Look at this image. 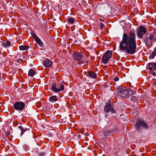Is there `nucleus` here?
Wrapping results in <instances>:
<instances>
[{
    "instance_id": "1",
    "label": "nucleus",
    "mask_w": 156,
    "mask_h": 156,
    "mask_svg": "<svg viewBox=\"0 0 156 156\" xmlns=\"http://www.w3.org/2000/svg\"><path fill=\"white\" fill-rule=\"evenodd\" d=\"M136 33L133 31H130L128 34L123 33L119 44L120 50L128 54L135 53L136 48Z\"/></svg>"
},
{
    "instance_id": "2",
    "label": "nucleus",
    "mask_w": 156,
    "mask_h": 156,
    "mask_svg": "<svg viewBox=\"0 0 156 156\" xmlns=\"http://www.w3.org/2000/svg\"><path fill=\"white\" fill-rule=\"evenodd\" d=\"M83 56V54L79 52L73 53L72 55L73 59L76 61H79L77 63L79 65L83 64L85 63V61L82 60Z\"/></svg>"
},
{
    "instance_id": "3",
    "label": "nucleus",
    "mask_w": 156,
    "mask_h": 156,
    "mask_svg": "<svg viewBox=\"0 0 156 156\" xmlns=\"http://www.w3.org/2000/svg\"><path fill=\"white\" fill-rule=\"evenodd\" d=\"M141 126L144 128H148V126L144 120L141 119H138L135 124V128L137 130H139L140 129Z\"/></svg>"
},
{
    "instance_id": "4",
    "label": "nucleus",
    "mask_w": 156,
    "mask_h": 156,
    "mask_svg": "<svg viewBox=\"0 0 156 156\" xmlns=\"http://www.w3.org/2000/svg\"><path fill=\"white\" fill-rule=\"evenodd\" d=\"M147 31V29L145 27L142 25L140 26L136 30V34L138 37L140 39L142 38L143 36Z\"/></svg>"
},
{
    "instance_id": "5",
    "label": "nucleus",
    "mask_w": 156,
    "mask_h": 156,
    "mask_svg": "<svg viewBox=\"0 0 156 156\" xmlns=\"http://www.w3.org/2000/svg\"><path fill=\"white\" fill-rule=\"evenodd\" d=\"M154 39V34H150L149 36H146L143 39V41L145 43L146 45L149 47L152 45V42Z\"/></svg>"
},
{
    "instance_id": "6",
    "label": "nucleus",
    "mask_w": 156,
    "mask_h": 156,
    "mask_svg": "<svg viewBox=\"0 0 156 156\" xmlns=\"http://www.w3.org/2000/svg\"><path fill=\"white\" fill-rule=\"evenodd\" d=\"M112 56V51L109 50L107 51L104 54L101 60V62L105 64L109 60Z\"/></svg>"
},
{
    "instance_id": "7",
    "label": "nucleus",
    "mask_w": 156,
    "mask_h": 156,
    "mask_svg": "<svg viewBox=\"0 0 156 156\" xmlns=\"http://www.w3.org/2000/svg\"><path fill=\"white\" fill-rule=\"evenodd\" d=\"M104 110L107 113H108L110 111L112 114L116 113V111L113 108V106L109 102L106 103L104 107Z\"/></svg>"
},
{
    "instance_id": "8",
    "label": "nucleus",
    "mask_w": 156,
    "mask_h": 156,
    "mask_svg": "<svg viewBox=\"0 0 156 156\" xmlns=\"http://www.w3.org/2000/svg\"><path fill=\"white\" fill-rule=\"evenodd\" d=\"M25 106V103L21 101L16 102L13 105L15 109L20 111L23 110L24 109Z\"/></svg>"
},
{
    "instance_id": "9",
    "label": "nucleus",
    "mask_w": 156,
    "mask_h": 156,
    "mask_svg": "<svg viewBox=\"0 0 156 156\" xmlns=\"http://www.w3.org/2000/svg\"><path fill=\"white\" fill-rule=\"evenodd\" d=\"M148 66V69L152 74L156 76V62L150 63Z\"/></svg>"
},
{
    "instance_id": "10",
    "label": "nucleus",
    "mask_w": 156,
    "mask_h": 156,
    "mask_svg": "<svg viewBox=\"0 0 156 156\" xmlns=\"http://www.w3.org/2000/svg\"><path fill=\"white\" fill-rule=\"evenodd\" d=\"M127 89L128 88L124 87L120 88L118 92V95L122 97H128Z\"/></svg>"
},
{
    "instance_id": "11",
    "label": "nucleus",
    "mask_w": 156,
    "mask_h": 156,
    "mask_svg": "<svg viewBox=\"0 0 156 156\" xmlns=\"http://www.w3.org/2000/svg\"><path fill=\"white\" fill-rule=\"evenodd\" d=\"M52 61L48 59H47L44 61L43 64L44 66L46 67L49 68L52 65Z\"/></svg>"
},
{
    "instance_id": "12",
    "label": "nucleus",
    "mask_w": 156,
    "mask_h": 156,
    "mask_svg": "<svg viewBox=\"0 0 156 156\" xmlns=\"http://www.w3.org/2000/svg\"><path fill=\"white\" fill-rule=\"evenodd\" d=\"M2 45L4 48H7L11 46V44L9 41L6 40L2 42Z\"/></svg>"
},
{
    "instance_id": "13",
    "label": "nucleus",
    "mask_w": 156,
    "mask_h": 156,
    "mask_svg": "<svg viewBox=\"0 0 156 156\" xmlns=\"http://www.w3.org/2000/svg\"><path fill=\"white\" fill-rule=\"evenodd\" d=\"M88 76L90 78L93 79H96L97 77V74L95 73L94 72H93L92 71H90L88 73Z\"/></svg>"
},
{
    "instance_id": "14",
    "label": "nucleus",
    "mask_w": 156,
    "mask_h": 156,
    "mask_svg": "<svg viewBox=\"0 0 156 156\" xmlns=\"http://www.w3.org/2000/svg\"><path fill=\"white\" fill-rule=\"evenodd\" d=\"M51 89L54 92L58 93L60 92V90L56 87V84L55 83H53L51 85Z\"/></svg>"
},
{
    "instance_id": "15",
    "label": "nucleus",
    "mask_w": 156,
    "mask_h": 156,
    "mask_svg": "<svg viewBox=\"0 0 156 156\" xmlns=\"http://www.w3.org/2000/svg\"><path fill=\"white\" fill-rule=\"evenodd\" d=\"M34 40L40 47H43V43L38 37L35 38Z\"/></svg>"
},
{
    "instance_id": "16",
    "label": "nucleus",
    "mask_w": 156,
    "mask_h": 156,
    "mask_svg": "<svg viewBox=\"0 0 156 156\" xmlns=\"http://www.w3.org/2000/svg\"><path fill=\"white\" fill-rule=\"evenodd\" d=\"M136 94L135 91H133L130 89H127V96L129 97L130 96L135 94Z\"/></svg>"
},
{
    "instance_id": "17",
    "label": "nucleus",
    "mask_w": 156,
    "mask_h": 156,
    "mask_svg": "<svg viewBox=\"0 0 156 156\" xmlns=\"http://www.w3.org/2000/svg\"><path fill=\"white\" fill-rule=\"evenodd\" d=\"M58 98L56 96L53 95L49 98V100L51 102H54L58 101Z\"/></svg>"
},
{
    "instance_id": "18",
    "label": "nucleus",
    "mask_w": 156,
    "mask_h": 156,
    "mask_svg": "<svg viewBox=\"0 0 156 156\" xmlns=\"http://www.w3.org/2000/svg\"><path fill=\"white\" fill-rule=\"evenodd\" d=\"M56 84L57 87L60 90V91L64 89V86L63 85L60 83H57Z\"/></svg>"
},
{
    "instance_id": "19",
    "label": "nucleus",
    "mask_w": 156,
    "mask_h": 156,
    "mask_svg": "<svg viewBox=\"0 0 156 156\" xmlns=\"http://www.w3.org/2000/svg\"><path fill=\"white\" fill-rule=\"evenodd\" d=\"M112 133L111 130H105L103 132V135L105 136H110Z\"/></svg>"
},
{
    "instance_id": "20",
    "label": "nucleus",
    "mask_w": 156,
    "mask_h": 156,
    "mask_svg": "<svg viewBox=\"0 0 156 156\" xmlns=\"http://www.w3.org/2000/svg\"><path fill=\"white\" fill-rule=\"evenodd\" d=\"M19 128H20L21 130V133L20 134V135L22 136L23 135L25 132L28 129L26 128H24L22 126H18Z\"/></svg>"
},
{
    "instance_id": "21",
    "label": "nucleus",
    "mask_w": 156,
    "mask_h": 156,
    "mask_svg": "<svg viewBox=\"0 0 156 156\" xmlns=\"http://www.w3.org/2000/svg\"><path fill=\"white\" fill-rule=\"evenodd\" d=\"M29 48V46L21 45L19 46V48L21 50H26Z\"/></svg>"
},
{
    "instance_id": "22",
    "label": "nucleus",
    "mask_w": 156,
    "mask_h": 156,
    "mask_svg": "<svg viewBox=\"0 0 156 156\" xmlns=\"http://www.w3.org/2000/svg\"><path fill=\"white\" fill-rule=\"evenodd\" d=\"M35 74V71L33 69H30L29 70L28 72V75L29 76H33Z\"/></svg>"
},
{
    "instance_id": "23",
    "label": "nucleus",
    "mask_w": 156,
    "mask_h": 156,
    "mask_svg": "<svg viewBox=\"0 0 156 156\" xmlns=\"http://www.w3.org/2000/svg\"><path fill=\"white\" fill-rule=\"evenodd\" d=\"M30 33L31 35L33 37L34 39L37 37V36L35 34L34 32V31H33V30H31L30 32Z\"/></svg>"
},
{
    "instance_id": "24",
    "label": "nucleus",
    "mask_w": 156,
    "mask_h": 156,
    "mask_svg": "<svg viewBox=\"0 0 156 156\" xmlns=\"http://www.w3.org/2000/svg\"><path fill=\"white\" fill-rule=\"evenodd\" d=\"M67 22L73 24L74 22V20L71 18H69L68 19Z\"/></svg>"
},
{
    "instance_id": "25",
    "label": "nucleus",
    "mask_w": 156,
    "mask_h": 156,
    "mask_svg": "<svg viewBox=\"0 0 156 156\" xmlns=\"http://www.w3.org/2000/svg\"><path fill=\"white\" fill-rule=\"evenodd\" d=\"M137 99V98L135 96H133L130 98V100L133 101H136Z\"/></svg>"
},
{
    "instance_id": "26",
    "label": "nucleus",
    "mask_w": 156,
    "mask_h": 156,
    "mask_svg": "<svg viewBox=\"0 0 156 156\" xmlns=\"http://www.w3.org/2000/svg\"><path fill=\"white\" fill-rule=\"evenodd\" d=\"M156 55V54H155V53L152 52L151 54L150 55V57L151 58L153 59L154 58V57Z\"/></svg>"
},
{
    "instance_id": "27",
    "label": "nucleus",
    "mask_w": 156,
    "mask_h": 156,
    "mask_svg": "<svg viewBox=\"0 0 156 156\" xmlns=\"http://www.w3.org/2000/svg\"><path fill=\"white\" fill-rule=\"evenodd\" d=\"M23 60L21 58H20L19 59H18L16 61V63L17 64V65H19V63H20V62H22Z\"/></svg>"
},
{
    "instance_id": "28",
    "label": "nucleus",
    "mask_w": 156,
    "mask_h": 156,
    "mask_svg": "<svg viewBox=\"0 0 156 156\" xmlns=\"http://www.w3.org/2000/svg\"><path fill=\"white\" fill-rule=\"evenodd\" d=\"M23 148L25 150H27L29 149V147L27 145H24L23 146Z\"/></svg>"
},
{
    "instance_id": "29",
    "label": "nucleus",
    "mask_w": 156,
    "mask_h": 156,
    "mask_svg": "<svg viewBox=\"0 0 156 156\" xmlns=\"http://www.w3.org/2000/svg\"><path fill=\"white\" fill-rule=\"evenodd\" d=\"M39 156H44L45 153L44 152H41L39 153Z\"/></svg>"
},
{
    "instance_id": "30",
    "label": "nucleus",
    "mask_w": 156,
    "mask_h": 156,
    "mask_svg": "<svg viewBox=\"0 0 156 156\" xmlns=\"http://www.w3.org/2000/svg\"><path fill=\"white\" fill-rule=\"evenodd\" d=\"M100 28L101 29L103 28L104 27H105L104 24L102 23H100Z\"/></svg>"
},
{
    "instance_id": "31",
    "label": "nucleus",
    "mask_w": 156,
    "mask_h": 156,
    "mask_svg": "<svg viewBox=\"0 0 156 156\" xmlns=\"http://www.w3.org/2000/svg\"><path fill=\"white\" fill-rule=\"evenodd\" d=\"M119 78L118 77L116 76L115 78H114L113 79V80L115 81H117L119 80Z\"/></svg>"
},
{
    "instance_id": "32",
    "label": "nucleus",
    "mask_w": 156,
    "mask_h": 156,
    "mask_svg": "<svg viewBox=\"0 0 156 156\" xmlns=\"http://www.w3.org/2000/svg\"><path fill=\"white\" fill-rule=\"evenodd\" d=\"M10 134V132L9 131H7L5 133V135L6 136H9Z\"/></svg>"
},
{
    "instance_id": "33",
    "label": "nucleus",
    "mask_w": 156,
    "mask_h": 156,
    "mask_svg": "<svg viewBox=\"0 0 156 156\" xmlns=\"http://www.w3.org/2000/svg\"><path fill=\"white\" fill-rule=\"evenodd\" d=\"M153 52H154V53H155V54H156V48H154V51Z\"/></svg>"
},
{
    "instance_id": "34",
    "label": "nucleus",
    "mask_w": 156,
    "mask_h": 156,
    "mask_svg": "<svg viewBox=\"0 0 156 156\" xmlns=\"http://www.w3.org/2000/svg\"><path fill=\"white\" fill-rule=\"evenodd\" d=\"M99 20L102 22H104L105 21L104 20L101 19H100Z\"/></svg>"
},
{
    "instance_id": "35",
    "label": "nucleus",
    "mask_w": 156,
    "mask_h": 156,
    "mask_svg": "<svg viewBox=\"0 0 156 156\" xmlns=\"http://www.w3.org/2000/svg\"><path fill=\"white\" fill-rule=\"evenodd\" d=\"M86 63H87L89 62V61L88 60H87L86 62Z\"/></svg>"
},
{
    "instance_id": "36",
    "label": "nucleus",
    "mask_w": 156,
    "mask_h": 156,
    "mask_svg": "<svg viewBox=\"0 0 156 156\" xmlns=\"http://www.w3.org/2000/svg\"><path fill=\"white\" fill-rule=\"evenodd\" d=\"M1 75L0 74V80H1Z\"/></svg>"
},
{
    "instance_id": "37",
    "label": "nucleus",
    "mask_w": 156,
    "mask_h": 156,
    "mask_svg": "<svg viewBox=\"0 0 156 156\" xmlns=\"http://www.w3.org/2000/svg\"><path fill=\"white\" fill-rule=\"evenodd\" d=\"M155 41H156V38H155Z\"/></svg>"
}]
</instances>
